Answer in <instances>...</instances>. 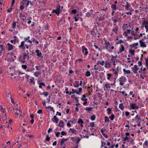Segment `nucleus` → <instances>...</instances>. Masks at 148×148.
<instances>
[{"mask_svg": "<svg viewBox=\"0 0 148 148\" xmlns=\"http://www.w3.org/2000/svg\"><path fill=\"white\" fill-rule=\"evenodd\" d=\"M27 53H26L25 51L23 53V55H20L19 56L18 60L21 63H24L25 62V58L27 56Z\"/></svg>", "mask_w": 148, "mask_h": 148, "instance_id": "nucleus-1", "label": "nucleus"}, {"mask_svg": "<svg viewBox=\"0 0 148 148\" xmlns=\"http://www.w3.org/2000/svg\"><path fill=\"white\" fill-rule=\"evenodd\" d=\"M26 53H27V60H30L31 61H32V60L34 58V56L35 54V53L34 52L32 51L31 52V53L29 54V52L28 50H26L25 51Z\"/></svg>", "mask_w": 148, "mask_h": 148, "instance_id": "nucleus-2", "label": "nucleus"}, {"mask_svg": "<svg viewBox=\"0 0 148 148\" xmlns=\"http://www.w3.org/2000/svg\"><path fill=\"white\" fill-rule=\"evenodd\" d=\"M25 41H23L21 42V44L20 45L18 46L19 48L21 49L24 50L25 49V47L27 49L29 48V46L26 44H25Z\"/></svg>", "mask_w": 148, "mask_h": 148, "instance_id": "nucleus-3", "label": "nucleus"}, {"mask_svg": "<svg viewBox=\"0 0 148 148\" xmlns=\"http://www.w3.org/2000/svg\"><path fill=\"white\" fill-rule=\"evenodd\" d=\"M119 80L120 82L119 84L121 86H123L125 83L126 81V78L123 76H121L119 78Z\"/></svg>", "mask_w": 148, "mask_h": 148, "instance_id": "nucleus-4", "label": "nucleus"}, {"mask_svg": "<svg viewBox=\"0 0 148 148\" xmlns=\"http://www.w3.org/2000/svg\"><path fill=\"white\" fill-rule=\"evenodd\" d=\"M142 8L143 11L146 13L148 12V5L147 4H144L142 7Z\"/></svg>", "mask_w": 148, "mask_h": 148, "instance_id": "nucleus-5", "label": "nucleus"}, {"mask_svg": "<svg viewBox=\"0 0 148 148\" xmlns=\"http://www.w3.org/2000/svg\"><path fill=\"white\" fill-rule=\"evenodd\" d=\"M97 29L93 28L90 31V34L91 36H94V37L96 36V34L95 32V30H97Z\"/></svg>", "mask_w": 148, "mask_h": 148, "instance_id": "nucleus-6", "label": "nucleus"}, {"mask_svg": "<svg viewBox=\"0 0 148 148\" xmlns=\"http://www.w3.org/2000/svg\"><path fill=\"white\" fill-rule=\"evenodd\" d=\"M13 46L9 43L7 44L6 47V48L8 49V51H11L13 49Z\"/></svg>", "mask_w": 148, "mask_h": 148, "instance_id": "nucleus-7", "label": "nucleus"}, {"mask_svg": "<svg viewBox=\"0 0 148 148\" xmlns=\"http://www.w3.org/2000/svg\"><path fill=\"white\" fill-rule=\"evenodd\" d=\"M139 69V68L138 67L137 65H134V67L132 68V71L133 73L135 74L137 73V71Z\"/></svg>", "mask_w": 148, "mask_h": 148, "instance_id": "nucleus-8", "label": "nucleus"}, {"mask_svg": "<svg viewBox=\"0 0 148 148\" xmlns=\"http://www.w3.org/2000/svg\"><path fill=\"white\" fill-rule=\"evenodd\" d=\"M82 53H84V51H85L84 55L85 56H86L88 54V49L84 46H83L82 47Z\"/></svg>", "mask_w": 148, "mask_h": 148, "instance_id": "nucleus-9", "label": "nucleus"}, {"mask_svg": "<svg viewBox=\"0 0 148 148\" xmlns=\"http://www.w3.org/2000/svg\"><path fill=\"white\" fill-rule=\"evenodd\" d=\"M52 121L56 124L58 123L59 119L56 116H54L53 118L51 119Z\"/></svg>", "mask_w": 148, "mask_h": 148, "instance_id": "nucleus-10", "label": "nucleus"}, {"mask_svg": "<svg viewBox=\"0 0 148 148\" xmlns=\"http://www.w3.org/2000/svg\"><path fill=\"white\" fill-rule=\"evenodd\" d=\"M121 47H120L119 48V51L117 53L118 54L121 53L123 51H124L125 50V48L122 45H121Z\"/></svg>", "mask_w": 148, "mask_h": 148, "instance_id": "nucleus-11", "label": "nucleus"}, {"mask_svg": "<svg viewBox=\"0 0 148 148\" xmlns=\"http://www.w3.org/2000/svg\"><path fill=\"white\" fill-rule=\"evenodd\" d=\"M93 10H90L89 11L87 12L86 13V16L88 17H89L91 16V15L92 14V15H94V14H92V12H93Z\"/></svg>", "mask_w": 148, "mask_h": 148, "instance_id": "nucleus-12", "label": "nucleus"}, {"mask_svg": "<svg viewBox=\"0 0 148 148\" xmlns=\"http://www.w3.org/2000/svg\"><path fill=\"white\" fill-rule=\"evenodd\" d=\"M36 52L37 53L36 55L38 57L42 58L43 56H42V53L41 52H40L39 50L37 49L36 51Z\"/></svg>", "mask_w": 148, "mask_h": 148, "instance_id": "nucleus-13", "label": "nucleus"}, {"mask_svg": "<svg viewBox=\"0 0 148 148\" xmlns=\"http://www.w3.org/2000/svg\"><path fill=\"white\" fill-rule=\"evenodd\" d=\"M142 40H140L139 42L140 44V46L142 47H146V45L143 42Z\"/></svg>", "mask_w": 148, "mask_h": 148, "instance_id": "nucleus-14", "label": "nucleus"}, {"mask_svg": "<svg viewBox=\"0 0 148 148\" xmlns=\"http://www.w3.org/2000/svg\"><path fill=\"white\" fill-rule=\"evenodd\" d=\"M112 58L111 59V60L110 61V62L112 64L114 65H115L116 64L115 63V59H114V58H116V57H114V56H112Z\"/></svg>", "mask_w": 148, "mask_h": 148, "instance_id": "nucleus-15", "label": "nucleus"}, {"mask_svg": "<svg viewBox=\"0 0 148 148\" xmlns=\"http://www.w3.org/2000/svg\"><path fill=\"white\" fill-rule=\"evenodd\" d=\"M130 104L131 108L132 109H136V103H130Z\"/></svg>", "mask_w": 148, "mask_h": 148, "instance_id": "nucleus-16", "label": "nucleus"}, {"mask_svg": "<svg viewBox=\"0 0 148 148\" xmlns=\"http://www.w3.org/2000/svg\"><path fill=\"white\" fill-rule=\"evenodd\" d=\"M68 139L67 138L66 139L62 138L61 139V140L60 141V145H62L64 143V142L66 141H67Z\"/></svg>", "mask_w": 148, "mask_h": 148, "instance_id": "nucleus-17", "label": "nucleus"}, {"mask_svg": "<svg viewBox=\"0 0 148 148\" xmlns=\"http://www.w3.org/2000/svg\"><path fill=\"white\" fill-rule=\"evenodd\" d=\"M64 122L62 121H60L59 123V124H58V126L60 127H61L62 128H64Z\"/></svg>", "mask_w": 148, "mask_h": 148, "instance_id": "nucleus-18", "label": "nucleus"}, {"mask_svg": "<svg viewBox=\"0 0 148 148\" xmlns=\"http://www.w3.org/2000/svg\"><path fill=\"white\" fill-rule=\"evenodd\" d=\"M34 78L33 77H32L31 78L29 79V80L30 81V84L31 85L32 84H33V85L35 84V82L34 81Z\"/></svg>", "mask_w": 148, "mask_h": 148, "instance_id": "nucleus-19", "label": "nucleus"}, {"mask_svg": "<svg viewBox=\"0 0 148 148\" xmlns=\"http://www.w3.org/2000/svg\"><path fill=\"white\" fill-rule=\"evenodd\" d=\"M73 85L75 87H78L79 85V82L76 81L73 84Z\"/></svg>", "mask_w": 148, "mask_h": 148, "instance_id": "nucleus-20", "label": "nucleus"}, {"mask_svg": "<svg viewBox=\"0 0 148 148\" xmlns=\"http://www.w3.org/2000/svg\"><path fill=\"white\" fill-rule=\"evenodd\" d=\"M104 61L103 60H102L101 62L97 61V62L96 64L97 65L100 64L101 66H103L104 64Z\"/></svg>", "mask_w": 148, "mask_h": 148, "instance_id": "nucleus-21", "label": "nucleus"}, {"mask_svg": "<svg viewBox=\"0 0 148 148\" xmlns=\"http://www.w3.org/2000/svg\"><path fill=\"white\" fill-rule=\"evenodd\" d=\"M118 26L117 25L114 28L112 29V31L114 32L115 33L117 34V31H118Z\"/></svg>", "mask_w": 148, "mask_h": 148, "instance_id": "nucleus-22", "label": "nucleus"}, {"mask_svg": "<svg viewBox=\"0 0 148 148\" xmlns=\"http://www.w3.org/2000/svg\"><path fill=\"white\" fill-rule=\"evenodd\" d=\"M123 71L125 74H129L131 73L130 71V70H126L125 69H123Z\"/></svg>", "mask_w": 148, "mask_h": 148, "instance_id": "nucleus-23", "label": "nucleus"}, {"mask_svg": "<svg viewBox=\"0 0 148 148\" xmlns=\"http://www.w3.org/2000/svg\"><path fill=\"white\" fill-rule=\"evenodd\" d=\"M69 130L70 131H71V132L72 133V134H76L77 131L74 129L71 128L69 129Z\"/></svg>", "mask_w": 148, "mask_h": 148, "instance_id": "nucleus-24", "label": "nucleus"}, {"mask_svg": "<svg viewBox=\"0 0 148 148\" xmlns=\"http://www.w3.org/2000/svg\"><path fill=\"white\" fill-rule=\"evenodd\" d=\"M52 12L53 13H55L58 16L59 15V14L60 13V12L59 11H58L56 10H52Z\"/></svg>", "mask_w": 148, "mask_h": 148, "instance_id": "nucleus-25", "label": "nucleus"}, {"mask_svg": "<svg viewBox=\"0 0 148 148\" xmlns=\"http://www.w3.org/2000/svg\"><path fill=\"white\" fill-rule=\"evenodd\" d=\"M106 131V129L105 128H102L101 129L100 131L102 134L103 136H105L106 135V134H105L104 133V132H105Z\"/></svg>", "mask_w": 148, "mask_h": 148, "instance_id": "nucleus-26", "label": "nucleus"}, {"mask_svg": "<svg viewBox=\"0 0 148 148\" xmlns=\"http://www.w3.org/2000/svg\"><path fill=\"white\" fill-rule=\"evenodd\" d=\"M119 108L122 110H123L124 109V107L123 106V103H121L120 104L119 106Z\"/></svg>", "mask_w": 148, "mask_h": 148, "instance_id": "nucleus-27", "label": "nucleus"}, {"mask_svg": "<svg viewBox=\"0 0 148 148\" xmlns=\"http://www.w3.org/2000/svg\"><path fill=\"white\" fill-rule=\"evenodd\" d=\"M107 113L108 115H110L112 113V109L110 108H108L107 109Z\"/></svg>", "mask_w": 148, "mask_h": 148, "instance_id": "nucleus-28", "label": "nucleus"}, {"mask_svg": "<svg viewBox=\"0 0 148 148\" xmlns=\"http://www.w3.org/2000/svg\"><path fill=\"white\" fill-rule=\"evenodd\" d=\"M104 86H105L107 89L109 90L110 88V84L108 83L104 85Z\"/></svg>", "mask_w": 148, "mask_h": 148, "instance_id": "nucleus-29", "label": "nucleus"}, {"mask_svg": "<svg viewBox=\"0 0 148 148\" xmlns=\"http://www.w3.org/2000/svg\"><path fill=\"white\" fill-rule=\"evenodd\" d=\"M111 8L113 10H116L117 9L116 6L115 4L112 5L111 6Z\"/></svg>", "mask_w": 148, "mask_h": 148, "instance_id": "nucleus-30", "label": "nucleus"}, {"mask_svg": "<svg viewBox=\"0 0 148 148\" xmlns=\"http://www.w3.org/2000/svg\"><path fill=\"white\" fill-rule=\"evenodd\" d=\"M57 6L56 7V10H58V11L60 12V6L59 4V3H57Z\"/></svg>", "mask_w": 148, "mask_h": 148, "instance_id": "nucleus-31", "label": "nucleus"}, {"mask_svg": "<svg viewBox=\"0 0 148 148\" xmlns=\"http://www.w3.org/2000/svg\"><path fill=\"white\" fill-rule=\"evenodd\" d=\"M32 40L33 42H35L36 44H38L39 43L38 41L35 38H33Z\"/></svg>", "mask_w": 148, "mask_h": 148, "instance_id": "nucleus-32", "label": "nucleus"}, {"mask_svg": "<svg viewBox=\"0 0 148 148\" xmlns=\"http://www.w3.org/2000/svg\"><path fill=\"white\" fill-rule=\"evenodd\" d=\"M85 109L88 111H90L92 110V108L91 107H87Z\"/></svg>", "mask_w": 148, "mask_h": 148, "instance_id": "nucleus-33", "label": "nucleus"}, {"mask_svg": "<svg viewBox=\"0 0 148 148\" xmlns=\"http://www.w3.org/2000/svg\"><path fill=\"white\" fill-rule=\"evenodd\" d=\"M81 140V139L79 138V137H77L76 138V140H75V141H76L75 144H77L78 145V144L79 143L80 140Z\"/></svg>", "mask_w": 148, "mask_h": 148, "instance_id": "nucleus-34", "label": "nucleus"}, {"mask_svg": "<svg viewBox=\"0 0 148 148\" xmlns=\"http://www.w3.org/2000/svg\"><path fill=\"white\" fill-rule=\"evenodd\" d=\"M138 43H134L130 45V47L131 48H132L133 47H135V46H137L138 45Z\"/></svg>", "mask_w": 148, "mask_h": 148, "instance_id": "nucleus-35", "label": "nucleus"}, {"mask_svg": "<svg viewBox=\"0 0 148 148\" xmlns=\"http://www.w3.org/2000/svg\"><path fill=\"white\" fill-rule=\"evenodd\" d=\"M105 122H109L110 121V120L109 119L108 117L107 116H106L105 117Z\"/></svg>", "mask_w": 148, "mask_h": 148, "instance_id": "nucleus-36", "label": "nucleus"}, {"mask_svg": "<svg viewBox=\"0 0 148 148\" xmlns=\"http://www.w3.org/2000/svg\"><path fill=\"white\" fill-rule=\"evenodd\" d=\"M84 123V121L82 119H79L78 120L77 123L78 124H83Z\"/></svg>", "mask_w": 148, "mask_h": 148, "instance_id": "nucleus-37", "label": "nucleus"}, {"mask_svg": "<svg viewBox=\"0 0 148 148\" xmlns=\"http://www.w3.org/2000/svg\"><path fill=\"white\" fill-rule=\"evenodd\" d=\"M96 118V116L95 114L92 115L90 117V119L92 121L94 120Z\"/></svg>", "mask_w": 148, "mask_h": 148, "instance_id": "nucleus-38", "label": "nucleus"}, {"mask_svg": "<svg viewBox=\"0 0 148 148\" xmlns=\"http://www.w3.org/2000/svg\"><path fill=\"white\" fill-rule=\"evenodd\" d=\"M111 65L110 63H108L107 64H106V65H105V67L106 68H110L111 67Z\"/></svg>", "mask_w": 148, "mask_h": 148, "instance_id": "nucleus-39", "label": "nucleus"}, {"mask_svg": "<svg viewBox=\"0 0 148 148\" xmlns=\"http://www.w3.org/2000/svg\"><path fill=\"white\" fill-rule=\"evenodd\" d=\"M19 17L20 18H22L23 17H25V18H26V17L25 16V15L21 13L20 14Z\"/></svg>", "mask_w": 148, "mask_h": 148, "instance_id": "nucleus-40", "label": "nucleus"}, {"mask_svg": "<svg viewBox=\"0 0 148 148\" xmlns=\"http://www.w3.org/2000/svg\"><path fill=\"white\" fill-rule=\"evenodd\" d=\"M41 95H43L47 97L48 95V93L47 92H43L42 93L40 94Z\"/></svg>", "mask_w": 148, "mask_h": 148, "instance_id": "nucleus-41", "label": "nucleus"}, {"mask_svg": "<svg viewBox=\"0 0 148 148\" xmlns=\"http://www.w3.org/2000/svg\"><path fill=\"white\" fill-rule=\"evenodd\" d=\"M109 119L112 121L113 120L114 118V114H112L111 116L109 117Z\"/></svg>", "mask_w": 148, "mask_h": 148, "instance_id": "nucleus-42", "label": "nucleus"}, {"mask_svg": "<svg viewBox=\"0 0 148 148\" xmlns=\"http://www.w3.org/2000/svg\"><path fill=\"white\" fill-rule=\"evenodd\" d=\"M127 5L125 6V8L126 10H128V8L130 6V5H129V3L127 2Z\"/></svg>", "mask_w": 148, "mask_h": 148, "instance_id": "nucleus-43", "label": "nucleus"}, {"mask_svg": "<svg viewBox=\"0 0 148 148\" xmlns=\"http://www.w3.org/2000/svg\"><path fill=\"white\" fill-rule=\"evenodd\" d=\"M90 75V72L89 71H87L85 73V75L87 77L89 76Z\"/></svg>", "mask_w": 148, "mask_h": 148, "instance_id": "nucleus-44", "label": "nucleus"}, {"mask_svg": "<svg viewBox=\"0 0 148 148\" xmlns=\"http://www.w3.org/2000/svg\"><path fill=\"white\" fill-rule=\"evenodd\" d=\"M112 75V74L110 73H108L107 74L108 77H107V79L108 80H110Z\"/></svg>", "mask_w": 148, "mask_h": 148, "instance_id": "nucleus-45", "label": "nucleus"}, {"mask_svg": "<svg viewBox=\"0 0 148 148\" xmlns=\"http://www.w3.org/2000/svg\"><path fill=\"white\" fill-rule=\"evenodd\" d=\"M129 52L132 55H134V50H130L129 51Z\"/></svg>", "mask_w": 148, "mask_h": 148, "instance_id": "nucleus-46", "label": "nucleus"}, {"mask_svg": "<svg viewBox=\"0 0 148 148\" xmlns=\"http://www.w3.org/2000/svg\"><path fill=\"white\" fill-rule=\"evenodd\" d=\"M40 74V73L39 72H35L34 73V75L36 77H38Z\"/></svg>", "mask_w": 148, "mask_h": 148, "instance_id": "nucleus-47", "label": "nucleus"}, {"mask_svg": "<svg viewBox=\"0 0 148 148\" xmlns=\"http://www.w3.org/2000/svg\"><path fill=\"white\" fill-rule=\"evenodd\" d=\"M135 119L136 120H137L138 121L139 120H140L141 119L140 118H139L138 115H137L135 118Z\"/></svg>", "mask_w": 148, "mask_h": 148, "instance_id": "nucleus-48", "label": "nucleus"}, {"mask_svg": "<svg viewBox=\"0 0 148 148\" xmlns=\"http://www.w3.org/2000/svg\"><path fill=\"white\" fill-rule=\"evenodd\" d=\"M123 42L124 41L123 40H120L117 42H116V44H121L122 43H123Z\"/></svg>", "mask_w": 148, "mask_h": 148, "instance_id": "nucleus-49", "label": "nucleus"}, {"mask_svg": "<svg viewBox=\"0 0 148 148\" xmlns=\"http://www.w3.org/2000/svg\"><path fill=\"white\" fill-rule=\"evenodd\" d=\"M142 40L144 41V42L145 43H147L148 42V37H147L145 39L143 38Z\"/></svg>", "mask_w": 148, "mask_h": 148, "instance_id": "nucleus-50", "label": "nucleus"}, {"mask_svg": "<svg viewBox=\"0 0 148 148\" xmlns=\"http://www.w3.org/2000/svg\"><path fill=\"white\" fill-rule=\"evenodd\" d=\"M123 140L124 141H125L126 140L128 142L129 141V138L127 136L123 138Z\"/></svg>", "mask_w": 148, "mask_h": 148, "instance_id": "nucleus-51", "label": "nucleus"}, {"mask_svg": "<svg viewBox=\"0 0 148 148\" xmlns=\"http://www.w3.org/2000/svg\"><path fill=\"white\" fill-rule=\"evenodd\" d=\"M131 34L132 35H133L134 36H136L137 35V33L136 32L135 33H134V31H132L131 32Z\"/></svg>", "mask_w": 148, "mask_h": 148, "instance_id": "nucleus-52", "label": "nucleus"}, {"mask_svg": "<svg viewBox=\"0 0 148 148\" xmlns=\"http://www.w3.org/2000/svg\"><path fill=\"white\" fill-rule=\"evenodd\" d=\"M50 138L49 137L48 135L46 136V138H45V140L47 141H49L50 140Z\"/></svg>", "mask_w": 148, "mask_h": 148, "instance_id": "nucleus-53", "label": "nucleus"}, {"mask_svg": "<svg viewBox=\"0 0 148 148\" xmlns=\"http://www.w3.org/2000/svg\"><path fill=\"white\" fill-rule=\"evenodd\" d=\"M12 10V7L11 6V7L9 9L7 10V12L8 13H9L11 12Z\"/></svg>", "mask_w": 148, "mask_h": 148, "instance_id": "nucleus-54", "label": "nucleus"}, {"mask_svg": "<svg viewBox=\"0 0 148 148\" xmlns=\"http://www.w3.org/2000/svg\"><path fill=\"white\" fill-rule=\"evenodd\" d=\"M145 74L144 73L143 74H141L140 75V77L142 79H143L144 78V77H145Z\"/></svg>", "mask_w": 148, "mask_h": 148, "instance_id": "nucleus-55", "label": "nucleus"}, {"mask_svg": "<svg viewBox=\"0 0 148 148\" xmlns=\"http://www.w3.org/2000/svg\"><path fill=\"white\" fill-rule=\"evenodd\" d=\"M77 12V10L76 9H74L72 10V13L73 14H75Z\"/></svg>", "mask_w": 148, "mask_h": 148, "instance_id": "nucleus-56", "label": "nucleus"}, {"mask_svg": "<svg viewBox=\"0 0 148 148\" xmlns=\"http://www.w3.org/2000/svg\"><path fill=\"white\" fill-rule=\"evenodd\" d=\"M16 23L15 21H14L13 22V23H12V25L13 28H14L15 27H16Z\"/></svg>", "mask_w": 148, "mask_h": 148, "instance_id": "nucleus-57", "label": "nucleus"}, {"mask_svg": "<svg viewBox=\"0 0 148 148\" xmlns=\"http://www.w3.org/2000/svg\"><path fill=\"white\" fill-rule=\"evenodd\" d=\"M131 30L130 29H127V32H124L123 34H125L126 33H130Z\"/></svg>", "mask_w": 148, "mask_h": 148, "instance_id": "nucleus-58", "label": "nucleus"}, {"mask_svg": "<svg viewBox=\"0 0 148 148\" xmlns=\"http://www.w3.org/2000/svg\"><path fill=\"white\" fill-rule=\"evenodd\" d=\"M61 134L63 136L66 135V133L65 132L62 131L61 133Z\"/></svg>", "mask_w": 148, "mask_h": 148, "instance_id": "nucleus-59", "label": "nucleus"}, {"mask_svg": "<svg viewBox=\"0 0 148 148\" xmlns=\"http://www.w3.org/2000/svg\"><path fill=\"white\" fill-rule=\"evenodd\" d=\"M22 68L24 69H26L27 68V66L25 65H23L22 66Z\"/></svg>", "mask_w": 148, "mask_h": 148, "instance_id": "nucleus-60", "label": "nucleus"}, {"mask_svg": "<svg viewBox=\"0 0 148 148\" xmlns=\"http://www.w3.org/2000/svg\"><path fill=\"white\" fill-rule=\"evenodd\" d=\"M24 8V6L23 5H21L20 7V9L21 10H23Z\"/></svg>", "mask_w": 148, "mask_h": 148, "instance_id": "nucleus-61", "label": "nucleus"}, {"mask_svg": "<svg viewBox=\"0 0 148 148\" xmlns=\"http://www.w3.org/2000/svg\"><path fill=\"white\" fill-rule=\"evenodd\" d=\"M138 66H142V62L141 61H139L138 62Z\"/></svg>", "mask_w": 148, "mask_h": 148, "instance_id": "nucleus-62", "label": "nucleus"}, {"mask_svg": "<svg viewBox=\"0 0 148 148\" xmlns=\"http://www.w3.org/2000/svg\"><path fill=\"white\" fill-rule=\"evenodd\" d=\"M99 69L98 67L97 66V65L94 66V69L95 70H97Z\"/></svg>", "mask_w": 148, "mask_h": 148, "instance_id": "nucleus-63", "label": "nucleus"}, {"mask_svg": "<svg viewBox=\"0 0 148 148\" xmlns=\"http://www.w3.org/2000/svg\"><path fill=\"white\" fill-rule=\"evenodd\" d=\"M37 113L38 114H42L43 112L40 109L38 111Z\"/></svg>", "mask_w": 148, "mask_h": 148, "instance_id": "nucleus-64", "label": "nucleus"}]
</instances>
